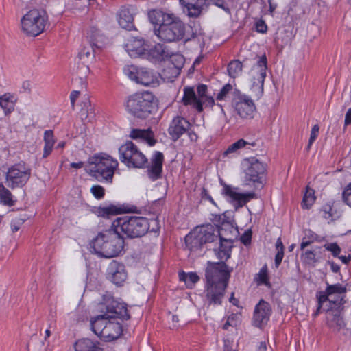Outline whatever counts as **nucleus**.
<instances>
[{"instance_id":"47","label":"nucleus","mask_w":351,"mask_h":351,"mask_svg":"<svg viewBox=\"0 0 351 351\" xmlns=\"http://www.w3.org/2000/svg\"><path fill=\"white\" fill-rule=\"evenodd\" d=\"M236 88H233V86L230 84H225L221 89L220 90L219 93L217 95L216 99L217 100H224L227 98L228 95L232 93L234 94V90Z\"/></svg>"},{"instance_id":"22","label":"nucleus","mask_w":351,"mask_h":351,"mask_svg":"<svg viewBox=\"0 0 351 351\" xmlns=\"http://www.w3.org/2000/svg\"><path fill=\"white\" fill-rule=\"evenodd\" d=\"M182 100L185 106L192 105L199 112L203 111L202 102L196 96L193 88L187 86L184 88V95Z\"/></svg>"},{"instance_id":"20","label":"nucleus","mask_w":351,"mask_h":351,"mask_svg":"<svg viewBox=\"0 0 351 351\" xmlns=\"http://www.w3.org/2000/svg\"><path fill=\"white\" fill-rule=\"evenodd\" d=\"M207 0H180V3L188 12V15L192 17L198 16L206 5Z\"/></svg>"},{"instance_id":"19","label":"nucleus","mask_w":351,"mask_h":351,"mask_svg":"<svg viewBox=\"0 0 351 351\" xmlns=\"http://www.w3.org/2000/svg\"><path fill=\"white\" fill-rule=\"evenodd\" d=\"M122 325L113 319L108 321L106 328L101 330V338L105 341H112L118 339L122 334Z\"/></svg>"},{"instance_id":"57","label":"nucleus","mask_w":351,"mask_h":351,"mask_svg":"<svg viewBox=\"0 0 351 351\" xmlns=\"http://www.w3.org/2000/svg\"><path fill=\"white\" fill-rule=\"evenodd\" d=\"M256 30L259 33H265L267 30V26L263 20H259L256 23Z\"/></svg>"},{"instance_id":"49","label":"nucleus","mask_w":351,"mask_h":351,"mask_svg":"<svg viewBox=\"0 0 351 351\" xmlns=\"http://www.w3.org/2000/svg\"><path fill=\"white\" fill-rule=\"evenodd\" d=\"M324 247L326 250L330 251L334 257L338 256L341 252V249L337 243H326Z\"/></svg>"},{"instance_id":"43","label":"nucleus","mask_w":351,"mask_h":351,"mask_svg":"<svg viewBox=\"0 0 351 351\" xmlns=\"http://www.w3.org/2000/svg\"><path fill=\"white\" fill-rule=\"evenodd\" d=\"M95 49L90 45L84 47L78 53V57L85 63L86 60L93 59L95 57Z\"/></svg>"},{"instance_id":"17","label":"nucleus","mask_w":351,"mask_h":351,"mask_svg":"<svg viewBox=\"0 0 351 351\" xmlns=\"http://www.w3.org/2000/svg\"><path fill=\"white\" fill-rule=\"evenodd\" d=\"M105 313H108V315L106 316L113 320L117 318H119L122 320H128L130 319L126 304L114 299L106 301Z\"/></svg>"},{"instance_id":"16","label":"nucleus","mask_w":351,"mask_h":351,"mask_svg":"<svg viewBox=\"0 0 351 351\" xmlns=\"http://www.w3.org/2000/svg\"><path fill=\"white\" fill-rule=\"evenodd\" d=\"M107 278L117 286H122L128 278L125 265L113 260L107 268Z\"/></svg>"},{"instance_id":"31","label":"nucleus","mask_w":351,"mask_h":351,"mask_svg":"<svg viewBox=\"0 0 351 351\" xmlns=\"http://www.w3.org/2000/svg\"><path fill=\"white\" fill-rule=\"evenodd\" d=\"M45 146L43 149V158H45L50 155L53 150L56 140L52 130H46L44 133Z\"/></svg>"},{"instance_id":"15","label":"nucleus","mask_w":351,"mask_h":351,"mask_svg":"<svg viewBox=\"0 0 351 351\" xmlns=\"http://www.w3.org/2000/svg\"><path fill=\"white\" fill-rule=\"evenodd\" d=\"M271 312L272 308L270 304L261 299L255 306L252 317V325L259 328L266 326L269 321Z\"/></svg>"},{"instance_id":"11","label":"nucleus","mask_w":351,"mask_h":351,"mask_svg":"<svg viewBox=\"0 0 351 351\" xmlns=\"http://www.w3.org/2000/svg\"><path fill=\"white\" fill-rule=\"evenodd\" d=\"M243 166L245 184L249 185L252 182L255 188H262L266 173V165L257 158L251 157L244 160Z\"/></svg>"},{"instance_id":"55","label":"nucleus","mask_w":351,"mask_h":351,"mask_svg":"<svg viewBox=\"0 0 351 351\" xmlns=\"http://www.w3.org/2000/svg\"><path fill=\"white\" fill-rule=\"evenodd\" d=\"M304 261L308 264L316 263L317 261L315 258V254L312 250H306L303 254Z\"/></svg>"},{"instance_id":"7","label":"nucleus","mask_w":351,"mask_h":351,"mask_svg":"<svg viewBox=\"0 0 351 351\" xmlns=\"http://www.w3.org/2000/svg\"><path fill=\"white\" fill-rule=\"evenodd\" d=\"M154 32L164 42H178L184 39L185 25L173 14H167L164 15L163 22L158 28L154 27Z\"/></svg>"},{"instance_id":"34","label":"nucleus","mask_w":351,"mask_h":351,"mask_svg":"<svg viewBox=\"0 0 351 351\" xmlns=\"http://www.w3.org/2000/svg\"><path fill=\"white\" fill-rule=\"evenodd\" d=\"M7 186L0 183V203L3 205L12 206L14 205V201L12 199V194Z\"/></svg>"},{"instance_id":"8","label":"nucleus","mask_w":351,"mask_h":351,"mask_svg":"<svg viewBox=\"0 0 351 351\" xmlns=\"http://www.w3.org/2000/svg\"><path fill=\"white\" fill-rule=\"evenodd\" d=\"M112 228H118L126 237L138 238L144 236L149 230L147 218L138 216L118 217L112 222Z\"/></svg>"},{"instance_id":"52","label":"nucleus","mask_w":351,"mask_h":351,"mask_svg":"<svg viewBox=\"0 0 351 351\" xmlns=\"http://www.w3.org/2000/svg\"><path fill=\"white\" fill-rule=\"evenodd\" d=\"M147 223L149 224L148 232L158 233L160 231V226L159 221L157 219H147Z\"/></svg>"},{"instance_id":"63","label":"nucleus","mask_w":351,"mask_h":351,"mask_svg":"<svg viewBox=\"0 0 351 351\" xmlns=\"http://www.w3.org/2000/svg\"><path fill=\"white\" fill-rule=\"evenodd\" d=\"M22 92L29 94L32 90L31 82L29 81H25L21 86Z\"/></svg>"},{"instance_id":"51","label":"nucleus","mask_w":351,"mask_h":351,"mask_svg":"<svg viewBox=\"0 0 351 351\" xmlns=\"http://www.w3.org/2000/svg\"><path fill=\"white\" fill-rule=\"evenodd\" d=\"M319 127L318 125L316 124L313 126L311 131V135H310V138L308 140V143L306 148L307 152H308L310 150L312 144L314 143V141L317 138L318 134H319Z\"/></svg>"},{"instance_id":"9","label":"nucleus","mask_w":351,"mask_h":351,"mask_svg":"<svg viewBox=\"0 0 351 351\" xmlns=\"http://www.w3.org/2000/svg\"><path fill=\"white\" fill-rule=\"evenodd\" d=\"M32 169L23 161L8 168L5 177V184L12 190L22 189L31 178Z\"/></svg>"},{"instance_id":"39","label":"nucleus","mask_w":351,"mask_h":351,"mask_svg":"<svg viewBox=\"0 0 351 351\" xmlns=\"http://www.w3.org/2000/svg\"><path fill=\"white\" fill-rule=\"evenodd\" d=\"M346 303L345 298L341 295H332L330 298L328 302V306L326 311H330L332 310H341L343 308V305Z\"/></svg>"},{"instance_id":"32","label":"nucleus","mask_w":351,"mask_h":351,"mask_svg":"<svg viewBox=\"0 0 351 351\" xmlns=\"http://www.w3.org/2000/svg\"><path fill=\"white\" fill-rule=\"evenodd\" d=\"M165 65L162 71L161 75L165 80L168 81H173L180 75V71L173 66L172 62H168L167 60H165Z\"/></svg>"},{"instance_id":"41","label":"nucleus","mask_w":351,"mask_h":351,"mask_svg":"<svg viewBox=\"0 0 351 351\" xmlns=\"http://www.w3.org/2000/svg\"><path fill=\"white\" fill-rule=\"evenodd\" d=\"M242 62L238 60L231 61L228 65V72L231 77L235 78L242 71Z\"/></svg>"},{"instance_id":"48","label":"nucleus","mask_w":351,"mask_h":351,"mask_svg":"<svg viewBox=\"0 0 351 351\" xmlns=\"http://www.w3.org/2000/svg\"><path fill=\"white\" fill-rule=\"evenodd\" d=\"M92 195L97 199H101L105 195V189L103 186L96 184L93 185L90 190Z\"/></svg>"},{"instance_id":"28","label":"nucleus","mask_w":351,"mask_h":351,"mask_svg":"<svg viewBox=\"0 0 351 351\" xmlns=\"http://www.w3.org/2000/svg\"><path fill=\"white\" fill-rule=\"evenodd\" d=\"M75 351H103L99 347V343L93 341L88 338H83L76 341L75 344Z\"/></svg>"},{"instance_id":"13","label":"nucleus","mask_w":351,"mask_h":351,"mask_svg":"<svg viewBox=\"0 0 351 351\" xmlns=\"http://www.w3.org/2000/svg\"><path fill=\"white\" fill-rule=\"evenodd\" d=\"M127 75L132 80L145 86H154L158 83L157 77L154 72L146 68L136 69L132 66L129 69Z\"/></svg>"},{"instance_id":"1","label":"nucleus","mask_w":351,"mask_h":351,"mask_svg":"<svg viewBox=\"0 0 351 351\" xmlns=\"http://www.w3.org/2000/svg\"><path fill=\"white\" fill-rule=\"evenodd\" d=\"M223 232V240L220 238V244L214 252L218 262L208 261L205 270L206 298L209 304L219 305L222 302L226 289L228 285L233 267L228 266L226 262L230 258L232 239L225 238Z\"/></svg>"},{"instance_id":"45","label":"nucleus","mask_w":351,"mask_h":351,"mask_svg":"<svg viewBox=\"0 0 351 351\" xmlns=\"http://www.w3.org/2000/svg\"><path fill=\"white\" fill-rule=\"evenodd\" d=\"M284 245L280 239V238H278L276 243V250L277 251L276 254L275 256V265L276 267H278L284 257Z\"/></svg>"},{"instance_id":"27","label":"nucleus","mask_w":351,"mask_h":351,"mask_svg":"<svg viewBox=\"0 0 351 351\" xmlns=\"http://www.w3.org/2000/svg\"><path fill=\"white\" fill-rule=\"evenodd\" d=\"M106 315L108 313H104L92 318L90 320V326L92 331L97 335L100 339L101 338V330L107 326L110 319Z\"/></svg>"},{"instance_id":"56","label":"nucleus","mask_w":351,"mask_h":351,"mask_svg":"<svg viewBox=\"0 0 351 351\" xmlns=\"http://www.w3.org/2000/svg\"><path fill=\"white\" fill-rule=\"evenodd\" d=\"M350 190L351 189H345L342 193V197L343 202L351 208V191Z\"/></svg>"},{"instance_id":"30","label":"nucleus","mask_w":351,"mask_h":351,"mask_svg":"<svg viewBox=\"0 0 351 351\" xmlns=\"http://www.w3.org/2000/svg\"><path fill=\"white\" fill-rule=\"evenodd\" d=\"M254 69L257 70L259 75L257 78L258 81L261 83V90H263V84L266 77V71L267 69V58L265 55L262 56L257 61L256 64L254 66Z\"/></svg>"},{"instance_id":"37","label":"nucleus","mask_w":351,"mask_h":351,"mask_svg":"<svg viewBox=\"0 0 351 351\" xmlns=\"http://www.w3.org/2000/svg\"><path fill=\"white\" fill-rule=\"evenodd\" d=\"M150 54L153 58L158 60H165V58H169L170 56L169 51H166L165 47L160 43L156 44L151 49Z\"/></svg>"},{"instance_id":"3","label":"nucleus","mask_w":351,"mask_h":351,"mask_svg":"<svg viewBox=\"0 0 351 351\" xmlns=\"http://www.w3.org/2000/svg\"><path fill=\"white\" fill-rule=\"evenodd\" d=\"M94 253L105 258H112L119 255L124 246L123 237L118 228H112L99 233L90 243Z\"/></svg>"},{"instance_id":"23","label":"nucleus","mask_w":351,"mask_h":351,"mask_svg":"<svg viewBox=\"0 0 351 351\" xmlns=\"http://www.w3.org/2000/svg\"><path fill=\"white\" fill-rule=\"evenodd\" d=\"M118 23L121 27L126 30L134 29L132 12L128 8H121L118 13Z\"/></svg>"},{"instance_id":"29","label":"nucleus","mask_w":351,"mask_h":351,"mask_svg":"<svg viewBox=\"0 0 351 351\" xmlns=\"http://www.w3.org/2000/svg\"><path fill=\"white\" fill-rule=\"evenodd\" d=\"M89 43L90 45L95 49L101 48L105 42V36L101 34L100 31L95 28H92L88 33Z\"/></svg>"},{"instance_id":"38","label":"nucleus","mask_w":351,"mask_h":351,"mask_svg":"<svg viewBox=\"0 0 351 351\" xmlns=\"http://www.w3.org/2000/svg\"><path fill=\"white\" fill-rule=\"evenodd\" d=\"M247 145L254 146L256 143L247 142L244 139H239L234 143L231 144L223 152V156H228L230 154L237 153L240 149L245 147Z\"/></svg>"},{"instance_id":"26","label":"nucleus","mask_w":351,"mask_h":351,"mask_svg":"<svg viewBox=\"0 0 351 351\" xmlns=\"http://www.w3.org/2000/svg\"><path fill=\"white\" fill-rule=\"evenodd\" d=\"M327 323L334 330L339 331L344 328L345 323L340 314V310L327 311Z\"/></svg>"},{"instance_id":"62","label":"nucleus","mask_w":351,"mask_h":351,"mask_svg":"<svg viewBox=\"0 0 351 351\" xmlns=\"http://www.w3.org/2000/svg\"><path fill=\"white\" fill-rule=\"evenodd\" d=\"M259 281L262 284H269L266 271H263V269L261 270V271L259 272Z\"/></svg>"},{"instance_id":"6","label":"nucleus","mask_w":351,"mask_h":351,"mask_svg":"<svg viewBox=\"0 0 351 351\" xmlns=\"http://www.w3.org/2000/svg\"><path fill=\"white\" fill-rule=\"evenodd\" d=\"M118 165L117 160L109 155H95L90 162L89 174L99 182L111 184Z\"/></svg>"},{"instance_id":"24","label":"nucleus","mask_w":351,"mask_h":351,"mask_svg":"<svg viewBox=\"0 0 351 351\" xmlns=\"http://www.w3.org/2000/svg\"><path fill=\"white\" fill-rule=\"evenodd\" d=\"M124 209L119 206L110 204L106 206H99L95 208V213L100 217L110 219L113 216L124 213Z\"/></svg>"},{"instance_id":"12","label":"nucleus","mask_w":351,"mask_h":351,"mask_svg":"<svg viewBox=\"0 0 351 351\" xmlns=\"http://www.w3.org/2000/svg\"><path fill=\"white\" fill-rule=\"evenodd\" d=\"M232 105L237 114L241 118L252 119L254 117L256 106L253 100L237 89L234 90Z\"/></svg>"},{"instance_id":"5","label":"nucleus","mask_w":351,"mask_h":351,"mask_svg":"<svg viewBox=\"0 0 351 351\" xmlns=\"http://www.w3.org/2000/svg\"><path fill=\"white\" fill-rule=\"evenodd\" d=\"M223 232H226L223 227L219 228L211 223L197 226L185 237L186 246L190 251L199 250L204 245L217 241L218 238L223 240Z\"/></svg>"},{"instance_id":"21","label":"nucleus","mask_w":351,"mask_h":351,"mask_svg":"<svg viewBox=\"0 0 351 351\" xmlns=\"http://www.w3.org/2000/svg\"><path fill=\"white\" fill-rule=\"evenodd\" d=\"M125 49L132 58H135L138 55L143 54L145 51L144 40L142 38H132L128 40V42L125 45Z\"/></svg>"},{"instance_id":"40","label":"nucleus","mask_w":351,"mask_h":351,"mask_svg":"<svg viewBox=\"0 0 351 351\" xmlns=\"http://www.w3.org/2000/svg\"><path fill=\"white\" fill-rule=\"evenodd\" d=\"M315 196L314 195V190L306 188V191L302 202V208L303 209H309L315 201Z\"/></svg>"},{"instance_id":"35","label":"nucleus","mask_w":351,"mask_h":351,"mask_svg":"<svg viewBox=\"0 0 351 351\" xmlns=\"http://www.w3.org/2000/svg\"><path fill=\"white\" fill-rule=\"evenodd\" d=\"M326 289L327 291L328 295H329L330 298L335 295L337 296L341 295L345 298L347 291V288L346 286L341 283L330 285L329 283L326 282Z\"/></svg>"},{"instance_id":"42","label":"nucleus","mask_w":351,"mask_h":351,"mask_svg":"<svg viewBox=\"0 0 351 351\" xmlns=\"http://www.w3.org/2000/svg\"><path fill=\"white\" fill-rule=\"evenodd\" d=\"M10 98V96L7 94L0 97V106L3 109L5 114L10 113L14 108V105Z\"/></svg>"},{"instance_id":"2","label":"nucleus","mask_w":351,"mask_h":351,"mask_svg":"<svg viewBox=\"0 0 351 351\" xmlns=\"http://www.w3.org/2000/svg\"><path fill=\"white\" fill-rule=\"evenodd\" d=\"M119 160L128 168H147L148 177L152 180H156L162 177L164 155L159 151L153 154L150 160L132 141H127L119 148Z\"/></svg>"},{"instance_id":"4","label":"nucleus","mask_w":351,"mask_h":351,"mask_svg":"<svg viewBox=\"0 0 351 351\" xmlns=\"http://www.w3.org/2000/svg\"><path fill=\"white\" fill-rule=\"evenodd\" d=\"M125 110L132 116L145 119L156 110L155 96L149 91H142L128 96L124 103Z\"/></svg>"},{"instance_id":"10","label":"nucleus","mask_w":351,"mask_h":351,"mask_svg":"<svg viewBox=\"0 0 351 351\" xmlns=\"http://www.w3.org/2000/svg\"><path fill=\"white\" fill-rule=\"evenodd\" d=\"M47 20L45 10H31L21 19L22 29L27 36H36L45 30Z\"/></svg>"},{"instance_id":"44","label":"nucleus","mask_w":351,"mask_h":351,"mask_svg":"<svg viewBox=\"0 0 351 351\" xmlns=\"http://www.w3.org/2000/svg\"><path fill=\"white\" fill-rule=\"evenodd\" d=\"M167 61L168 62H172L173 66L180 71L184 64V58L181 54L173 53L170 54L169 59L167 60Z\"/></svg>"},{"instance_id":"25","label":"nucleus","mask_w":351,"mask_h":351,"mask_svg":"<svg viewBox=\"0 0 351 351\" xmlns=\"http://www.w3.org/2000/svg\"><path fill=\"white\" fill-rule=\"evenodd\" d=\"M130 137L135 140L141 139L150 146L154 145L156 143L154 132L150 130L132 129Z\"/></svg>"},{"instance_id":"46","label":"nucleus","mask_w":351,"mask_h":351,"mask_svg":"<svg viewBox=\"0 0 351 351\" xmlns=\"http://www.w3.org/2000/svg\"><path fill=\"white\" fill-rule=\"evenodd\" d=\"M169 14L162 12L152 11L148 14V17L152 24L159 25L163 22L164 15Z\"/></svg>"},{"instance_id":"54","label":"nucleus","mask_w":351,"mask_h":351,"mask_svg":"<svg viewBox=\"0 0 351 351\" xmlns=\"http://www.w3.org/2000/svg\"><path fill=\"white\" fill-rule=\"evenodd\" d=\"M80 117L82 120L88 119V121H90L95 117L92 107L90 106V108L87 109L82 108L80 110Z\"/></svg>"},{"instance_id":"50","label":"nucleus","mask_w":351,"mask_h":351,"mask_svg":"<svg viewBox=\"0 0 351 351\" xmlns=\"http://www.w3.org/2000/svg\"><path fill=\"white\" fill-rule=\"evenodd\" d=\"M207 1L221 8L226 13L230 14L231 12L227 0H207Z\"/></svg>"},{"instance_id":"14","label":"nucleus","mask_w":351,"mask_h":351,"mask_svg":"<svg viewBox=\"0 0 351 351\" xmlns=\"http://www.w3.org/2000/svg\"><path fill=\"white\" fill-rule=\"evenodd\" d=\"M221 194L230 199L231 202L236 208H241L251 199L256 198L254 192L241 193L237 188H233L230 185L224 184Z\"/></svg>"},{"instance_id":"18","label":"nucleus","mask_w":351,"mask_h":351,"mask_svg":"<svg viewBox=\"0 0 351 351\" xmlns=\"http://www.w3.org/2000/svg\"><path fill=\"white\" fill-rule=\"evenodd\" d=\"M191 126L188 120L182 117L177 116L171 121L168 128V132L171 139L176 141L182 134L189 131Z\"/></svg>"},{"instance_id":"33","label":"nucleus","mask_w":351,"mask_h":351,"mask_svg":"<svg viewBox=\"0 0 351 351\" xmlns=\"http://www.w3.org/2000/svg\"><path fill=\"white\" fill-rule=\"evenodd\" d=\"M90 73L89 67L84 62L78 63L75 81L81 84L82 88H86V79Z\"/></svg>"},{"instance_id":"64","label":"nucleus","mask_w":351,"mask_h":351,"mask_svg":"<svg viewBox=\"0 0 351 351\" xmlns=\"http://www.w3.org/2000/svg\"><path fill=\"white\" fill-rule=\"evenodd\" d=\"M351 124V108H349L346 114L344 126Z\"/></svg>"},{"instance_id":"59","label":"nucleus","mask_w":351,"mask_h":351,"mask_svg":"<svg viewBox=\"0 0 351 351\" xmlns=\"http://www.w3.org/2000/svg\"><path fill=\"white\" fill-rule=\"evenodd\" d=\"M197 90L199 96L198 99H201L206 96L207 86L204 84H199L197 88Z\"/></svg>"},{"instance_id":"60","label":"nucleus","mask_w":351,"mask_h":351,"mask_svg":"<svg viewBox=\"0 0 351 351\" xmlns=\"http://www.w3.org/2000/svg\"><path fill=\"white\" fill-rule=\"evenodd\" d=\"M252 239V233L250 231L245 232L241 237V242L247 245L250 243Z\"/></svg>"},{"instance_id":"36","label":"nucleus","mask_w":351,"mask_h":351,"mask_svg":"<svg viewBox=\"0 0 351 351\" xmlns=\"http://www.w3.org/2000/svg\"><path fill=\"white\" fill-rule=\"evenodd\" d=\"M179 279L180 281H184L188 288L191 289L199 280V277L195 272L185 273L181 271L179 273Z\"/></svg>"},{"instance_id":"53","label":"nucleus","mask_w":351,"mask_h":351,"mask_svg":"<svg viewBox=\"0 0 351 351\" xmlns=\"http://www.w3.org/2000/svg\"><path fill=\"white\" fill-rule=\"evenodd\" d=\"M316 298L317 300V304L323 306L325 302H329L330 297L328 295L326 289H325L324 291H318L316 294Z\"/></svg>"},{"instance_id":"61","label":"nucleus","mask_w":351,"mask_h":351,"mask_svg":"<svg viewBox=\"0 0 351 351\" xmlns=\"http://www.w3.org/2000/svg\"><path fill=\"white\" fill-rule=\"evenodd\" d=\"M201 101L202 102V106L204 105L205 107H211L215 104V100L212 97L206 96L204 98H202Z\"/></svg>"},{"instance_id":"58","label":"nucleus","mask_w":351,"mask_h":351,"mask_svg":"<svg viewBox=\"0 0 351 351\" xmlns=\"http://www.w3.org/2000/svg\"><path fill=\"white\" fill-rule=\"evenodd\" d=\"M332 208L330 205L326 204L323 208V211L324 212V218L326 219H330L331 218L332 220L334 219V215L332 213Z\"/></svg>"}]
</instances>
